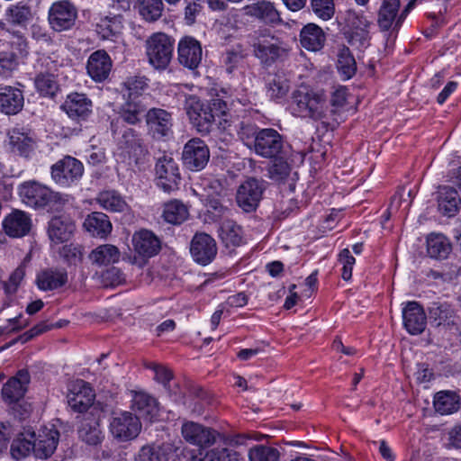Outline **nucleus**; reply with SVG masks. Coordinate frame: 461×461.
<instances>
[{"label":"nucleus","instance_id":"obj_55","mask_svg":"<svg viewBox=\"0 0 461 461\" xmlns=\"http://www.w3.org/2000/svg\"><path fill=\"white\" fill-rule=\"evenodd\" d=\"M35 85L38 91L45 96H53L59 88L54 76L50 74L39 75L35 80Z\"/></svg>","mask_w":461,"mask_h":461},{"label":"nucleus","instance_id":"obj_52","mask_svg":"<svg viewBox=\"0 0 461 461\" xmlns=\"http://www.w3.org/2000/svg\"><path fill=\"white\" fill-rule=\"evenodd\" d=\"M338 68L347 78H350L356 73V61L347 47H342L339 51Z\"/></svg>","mask_w":461,"mask_h":461},{"label":"nucleus","instance_id":"obj_25","mask_svg":"<svg viewBox=\"0 0 461 461\" xmlns=\"http://www.w3.org/2000/svg\"><path fill=\"white\" fill-rule=\"evenodd\" d=\"M134 250L140 256L151 258L158 253L161 248L159 239L150 230H140L133 234Z\"/></svg>","mask_w":461,"mask_h":461},{"label":"nucleus","instance_id":"obj_14","mask_svg":"<svg viewBox=\"0 0 461 461\" xmlns=\"http://www.w3.org/2000/svg\"><path fill=\"white\" fill-rule=\"evenodd\" d=\"M181 433L185 440L199 447H209L217 443L219 433L194 421H186L182 425Z\"/></svg>","mask_w":461,"mask_h":461},{"label":"nucleus","instance_id":"obj_13","mask_svg":"<svg viewBox=\"0 0 461 461\" xmlns=\"http://www.w3.org/2000/svg\"><path fill=\"white\" fill-rule=\"evenodd\" d=\"M185 109L191 123L199 132L203 134L210 132L213 124V115L210 113L206 104L196 96L191 95L185 100Z\"/></svg>","mask_w":461,"mask_h":461},{"label":"nucleus","instance_id":"obj_11","mask_svg":"<svg viewBox=\"0 0 461 461\" xmlns=\"http://www.w3.org/2000/svg\"><path fill=\"white\" fill-rule=\"evenodd\" d=\"M210 151L203 140L194 138L184 146L182 160L184 166L191 171H200L207 165Z\"/></svg>","mask_w":461,"mask_h":461},{"label":"nucleus","instance_id":"obj_16","mask_svg":"<svg viewBox=\"0 0 461 461\" xmlns=\"http://www.w3.org/2000/svg\"><path fill=\"white\" fill-rule=\"evenodd\" d=\"M67 399L72 410L84 412L93 404L95 394L89 384L76 380L69 384Z\"/></svg>","mask_w":461,"mask_h":461},{"label":"nucleus","instance_id":"obj_49","mask_svg":"<svg viewBox=\"0 0 461 461\" xmlns=\"http://www.w3.org/2000/svg\"><path fill=\"white\" fill-rule=\"evenodd\" d=\"M122 17L114 15L113 17H104L101 19L96 25V31L103 39H109L119 34L122 29Z\"/></svg>","mask_w":461,"mask_h":461},{"label":"nucleus","instance_id":"obj_17","mask_svg":"<svg viewBox=\"0 0 461 461\" xmlns=\"http://www.w3.org/2000/svg\"><path fill=\"white\" fill-rule=\"evenodd\" d=\"M246 16L262 22L266 24H278L281 18L274 4L268 0H254L243 7Z\"/></svg>","mask_w":461,"mask_h":461},{"label":"nucleus","instance_id":"obj_45","mask_svg":"<svg viewBox=\"0 0 461 461\" xmlns=\"http://www.w3.org/2000/svg\"><path fill=\"white\" fill-rule=\"evenodd\" d=\"M240 455L239 452L219 445L205 453L203 456H193L192 461H240Z\"/></svg>","mask_w":461,"mask_h":461},{"label":"nucleus","instance_id":"obj_33","mask_svg":"<svg viewBox=\"0 0 461 461\" xmlns=\"http://www.w3.org/2000/svg\"><path fill=\"white\" fill-rule=\"evenodd\" d=\"M78 436L88 445L95 446L101 443L104 435L100 429L98 419L90 414L85 416L78 428Z\"/></svg>","mask_w":461,"mask_h":461},{"label":"nucleus","instance_id":"obj_37","mask_svg":"<svg viewBox=\"0 0 461 461\" xmlns=\"http://www.w3.org/2000/svg\"><path fill=\"white\" fill-rule=\"evenodd\" d=\"M34 439L35 431L31 428L24 429L11 445L12 456L15 459H20L31 452L34 453Z\"/></svg>","mask_w":461,"mask_h":461},{"label":"nucleus","instance_id":"obj_46","mask_svg":"<svg viewBox=\"0 0 461 461\" xmlns=\"http://www.w3.org/2000/svg\"><path fill=\"white\" fill-rule=\"evenodd\" d=\"M267 89L268 95L272 99L277 100L287 95L290 84L283 74L269 75L267 79Z\"/></svg>","mask_w":461,"mask_h":461},{"label":"nucleus","instance_id":"obj_30","mask_svg":"<svg viewBox=\"0 0 461 461\" xmlns=\"http://www.w3.org/2000/svg\"><path fill=\"white\" fill-rule=\"evenodd\" d=\"M428 312L431 325L449 327L456 324L455 312L447 303L434 302L429 305Z\"/></svg>","mask_w":461,"mask_h":461},{"label":"nucleus","instance_id":"obj_51","mask_svg":"<svg viewBox=\"0 0 461 461\" xmlns=\"http://www.w3.org/2000/svg\"><path fill=\"white\" fill-rule=\"evenodd\" d=\"M140 14L148 22H155L164 9L162 0H140Z\"/></svg>","mask_w":461,"mask_h":461},{"label":"nucleus","instance_id":"obj_47","mask_svg":"<svg viewBox=\"0 0 461 461\" xmlns=\"http://www.w3.org/2000/svg\"><path fill=\"white\" fill-rule=\"evenodd\" d=\"M163 217L169 223L181 224L188 217L187 207L180 201H171L165 204Z\"/></svg>","mask_w":461,"mask_h":461},{"label":"nucleus","instance_id":"obj_43","mask_svg":"<svg viewBox=\"0 0 461 461\" xmlns=\"http://www.w3.org/2000/svg\"><path fill=\"white\" fill-rule=\"evenodd\" d=\"M9 143L12 151L23 157H28L33 149L32 138L18 129L9 132Z\"/></svg>","mask_w":461,"mask_h":461},{"label":"nucleus","instance_id":"obj_20","mask_svg":"<svg viewBox=\"0 0 461 461\" xmlns=\"http://www.w3.org/2000/svg\"><path fill=\"white\" fill-rule=\"evenodd\" d=\"M122 143L130 156L134 158L136 166L140 167L146 163L149 152L141 134L132 129H127L122 134Z\"/></svg>","mask_w":461,"mask_h":461},{"label":"nucleus","instance_id":"obj_22","mask_svg":"<svg viewBox=\"0 0 461 461\" xmlns=\"http://www.w3.org/2000/svg\"><path fill=\"white\" fill-rule=\"evenodd\" d=\"M30 380V375L27 370L22 369L18 371L17 375L10 378L3 386L2 393L4 399L9 403L23 399Z\"/></svg>","mask_w":461,"mask_h":461},{"label":"nucleus","instance_id":"obj_39","mask_svg":"<svg viewBox=\"0 0 461 461\" xmlns=\"http://www.w3.org/2000/svg\"><path fill=\"white\" fill-rule=\"evenodd\" d=\"M121 253L117 247L112 244L100 245L91 251L89 259L96 266H107L116 263L120 259Z\"/></svg>","mask_w":461,"mask_h":461},{"label":"nucleus","instance_id":"obj_56","mask_svg":"<svg viewBox=\"0 0 461 461\" xmlns=\"http://www.w3.org/2000/svg\"><path fill=\"white\" fill-rule=\"evenodd\" d=\"M167 456L160 447L144 446L136 456V461H167Z\"/></svg>","mask_w":461,"mask_h":461},{"label":"nucleus","instance_id":"obj_3","mask_svg":"<svg viewBox=\"0 0 461 461\" xmlns=\"http://www.w3.org/2000/svg\"><path fill=\"white\" fill-rule=\"evenodd\" d=\"M146 54L156 69H165L172 59L174 41L163 32L153 33L146 41Z\"/></svg>","mask_w":461,"mask_h":461},{"label":"nucleus","instance_id":"obj_41","mask_svg":"<svg viewBox=\"0 0 461 461\" xmlns=\"http://www.w3.org/2000/svg\"><path fill=\"white\" fill-rule=\"evenodd\" d=\"M433 405L435 411L442 415L456 411L459 407V397L451 391H441L435 394Z\"/></svg>","mask_w":461,"mask_h":461},{"label":"nucleus","instance_id":"obj_8","mask_svg":"<svg viewBox=\"0 0 461 461\" xmlns=\"http://www.w3.org/2000/svg\"><path fill=\"white\" fill-rule=\"evenodd\" d=\"M20 195L23 203L33 208H43L59 200L58 194L35 181L23 184Z\"/></svg>","mask_w":461,"mask_h":461},{"label":"nucleus","instance_id":"obj_32","mask_svg":"<svg viewBox=\"0 0 461 461\" xmlns=\"http://www.w3.org/2000/svg\"><path fill=\"white\" fill-rule=\"evenodd\" d=\"M131 408L141 417L152 419L158 412L156 399L142 391H132Z\"/></svg>","mask_w":461,"mask_h":461},{"label":"nucleus","instance_id":"obj_54","mask_svg":"<svg viewBox=\"0 0 461 461\" xmlns=\"http://www.w3.org/2000/svg\"><path fill=\"white\" fill-rule=\"evenodd\" d=\"M31 16V9L25 5H12L6 11L7 21L14 24H23Z\"/></svg>","mask_w":461,"mask_h":461},{"label":"nucleus","instance_id":"obj_50","mask_svg":"<svg viewBox=\"0 0 461 461\" xmlns=\"http://www.w3.org/2000/svg\"><path fill=\"white\" fill-rule=\"evenodd\" d=\"M346 22L348 26L355 31L356 35L359 36L361 39L366 38L370 22L365 15L349 10L347 13Z\"/></svg>","mask_w":461,"mask_h":461},{"label":"nucleus","instance_id":"obj_60","mask_svg":"<svg viewBox=\"0 0 461 461\" xmlns=\"http://www.w3.org/2000/svg\"><path fill=\"white\" fill-rule=\"evenodd\" d=\"M17 65V58L14 52H0V76H6L15 69Z\"/></svg>","mask_w":461,"mask_h":461},{"label":"nucleus","instance_id":"obj_59","mask_svg":"<svg viewBox=\"0 0 461 461\" xmlns=\"http://www.w3.org/2000/svg\"><path fill=\"white\" fill-rule=\"evenodd\" d=\"M124 281V276L117 267H111L101 275V283L104 286H116Z\"/></svg>","mask_w":461,"mask_h":461},{"label":"nucleus","instance_id":"obj_28","mask_svg":"<svg viewBox=\"0 0 461 461\" xmlns=\"http://www.w3.org/2000/svg\"><path fill=\"white\" fill-rule=\"evenodd\" d=\"M24 103L22 91L16 87L0 86V111L5 114L18 113Z\"/></svg>","mask_w":461,"mask_h":461},{"label":"nucleus","instance_id":"obj_42","mask_svg":"<svg viewBox=\"0 0 461 461\" xmlns=\"http://www.w3.org/2000/svg\"><path fill=\"white\" fill-rule=\"evenodd\" d=\"M345 88L337 89L331 95L330 102L331 108L328 107L330 126L331 127L339 124L343 120L347 102Z\"/></svg>","mask_w":461,"mask_h":461},{"label":"nucleus","instance_id":"obj_27","mask_svg":"<svg viewBox=\"0 0 461 461\" xmlns=\"http://www.w3.org/2000/svg\"><path fill=\"white\" fill-rule=\"evenodd\" d=\"M88 75L96 82L105 80L112 68V61L104 50H97L92 53L88 59L87 65Z\"/></svg>","mask_w":461,"mask_h":461},{"label":"nucleus","instance_id":"obj_12","mask_svg":"<svg viewBox=\"0 0 461 461\" xmlns=\"http://www.w3.org/2000/svg\"><path fill=\"white\" fill-rule=\"evenodd\" d=\"M77 17V8L67 0L52 4L49 11L50 24L57 32L71 29L76 23Z\"/></svg>","mask_w":461,"mask_h":461},{"label":"nucleus","instance_id":"obj_62","mask_svg":"<svg viewBox=\"0 0 461 461\" xmlns=\"http://www.w3.org/2000/svg\"><path fill=\"white\" fill-rule=\"evenodd\" d=\"M339 260L342 264V278L346 281L349 280L352 276V267L355 264V258L350 255L348 249H344L339 256Z\"/></svg>","mask_w":461,"mask_h":461},{"label":"nucleus","instance_id":"obj_35","mask_svg":"<svg viewBox=\"0 0 461 461\" xmlns=\"http://www.w3.org/2000/svg\"><path fill=\"white\" fill-rule=\"evenodd\" d=\"M461 199L456 190L451 186H441L438 189V206L445 215L453 216L458 211Z\"/></svg>","mask_w":461,"mask_h":461},{"label":"nucleus","instance_id":"obj_36","mask_svg":"<svg viewBox=\"0 0 461 461\" xmlns=\"http://www.w3.org/2000/svg\"><path fill=\"white\" fill-rule=\"evenodd\" d=\"M73 231L74 224L68 219L54 217L49 223V237L50 240L56 244L68 241Z\"/></svg>","mask_w":461,"mask_h":461},{"label":"nucleus","instance_id":"obj_10","mask_svg":"<svg viewBox=\"0 0 461 461\" xmlns=\"http://www.w3.org/2000/svg\"><path fill=\"white\" fill-rule=\"evenodd\" d=\"M149 133L155 140H165L173 134V119L170 113L160 108H151L145 114Z\"/></svg>","mask_w":461,"mask_h":461},{"label":"nucleus","instance_id":"obj_38","mask_svg":"<svg viewBox=\"0 0 461 461\" xmlns=\"http://www.w3.org/2000/svg\"><path fill=\"white\" fill-rule=\"evenodd\" d=\"M84 227L93 236L104 238L112 230V223L106 214L95 212L89 214L84 221Z\"/></svg>","mask_w":461,"mask_h":461},{"label":"nucleus","instance_id":"obj_53","mask_svg":"<svg viewBox=\"0 0 461 461\" xmlns=\"http://www.w3.org/2000/svg\"><path fill=\"white\" fill-rule=\"evenodd\" d=\"M249 461H278L279 451L269 446L258 445L249 451Z\"/></svg>","mask_w":461,"mask_h":461},{"label":"nucleus","instance_id":"obj_61","mask_svg":"<svg viewBox=\"0 0 461 461\" xmlns=\"http://www.w3.org/2000/svg\"><path fill=\"white\" fill-rule=\"evenodd\" d=\"M25 275L24 266H19L10 276L8 281L4 282L3 285L7 294L16 292L20 282Z\"/></svg>","mask_w":461,"mask_h":461},{"label":"nucleus","instance_id":"obj_4","mask_svg":"<svg viewBox=\"0 0 461 461\" xmlns=\"http://www.w3.org/2000/svg\"><path fill=\"white\" fill-rule=\"evenodd\" d=\"M156 184L165 193L178 189L181 179L178 165L171 155L164 154L155 165Z\"/></svg>","mask_w":461,"mask_h":461},{"label":"nucleus","instance_id":"obj_7","mask_svg":"<svg viewBox=\"0 0 461 461\" xmlns=\"http://www.w3.org/2000/svg\"><path fill=\"white\" fill-rule=\"evenodd\" d=\"M141 430L140 418L130 412L114 413L110 421V431L121 441H129L138 437Z\"/></svg>","mask_w":461,"mask_h":461},{"label":"nucleus","instance_id":"obj_21","mask_svg":"<svg viewBox=\"0 0 461 461\" xmlns=\"http://www.w3.org/2000/svg\"><path fill=\"white\" fill-rule=\"evenodd\" d=\"M92 101L85 94L72 93L68 95L61 108L73 120L86 121L92 113Z\"/></svg>","mask_w":461,"mask_h":461},{"label":"nucleus","instance_id":"obj_63","mask_svg":"<svg viewBox=\"0 0 461 461\" xmlns=\"http://www.w3.org/2000/svg\"><path fill=\"white\" fill-rule=\"evenodd\" d=\"M124 86L127 89V98H140V91L145 87L146 83L141 78L131 77Z\"/></svg>","mask_w":461,"mask_h":461},{"label":"nucleus","instance_id":"obj_19","mask_svg":"<svg viewBox=\"0 0 461 461\" xmlns=\"http://www.w3.org/2000/svg\"><path fill=\"white\" fill-rule=\"evenodd\" d=\"M177 50L179 63L189 69L196 68L202 61V46L193 37H184L178 43Z\"/></svg>","mask_w":461,"mask_h":461},{"label":"nucleus","instance_id":"obj_5","mask_svg":"<svg viewBox=\"0 0 461 461\" xmlns=\"http://www.w3.org/2000/svg\"><path fill=\"white\" fill-rule=\"evenodd\" d=\"M284 140L281 134L272 128L256 132L253 141L255 153L266 158H277L283 152Z\"/></svg>","mask_w":461,"mask_h":461},{"label":"nucleus","instance_id":"obj_34","mask_svg":"<svg viewBox=\"0 0 461 461\" xmlns=\"http://www.w3.org/2000/svg\"><path fill=\"white\" fill-rule=\"evenodd\" d=\"M325 41L326 37L322 29L314 23L305 25L301 31V44L308 50L317 51L321 50Z\"/></svg>","mask_w":461,"mask_h":461},{"label":"nucleus","instance_id":"obj_29","mask_svg":"<svg viewBox=\"0 0 461 461\" xmlns=\"http://www.w3.org/2000/svg\"><path fill=\"white\" fill-rule=\"evenodd\" d=\"M68 282V273L65 269L48 268L40 272L36 283L39 289L51 291L62 287Z\"/></svg>","mask_w":461,"mask_h":461},{"label":"nucleus","instance_id":"obj_40","mask_svg":"<svg viewBox=\"0 0 461 461\" xmlns=\"http://www.w3.org/2000/svg\"><path fill=\"white\" fill-rule=\"evenodd\" d=\"M96 202L103 209L113 212H122L128 209L125 199L114 190L99 193Z\"/></svg>","mask_w":461,"mask_h":461},{"label":"nucleus","instance_id":"obj_9","mask_svg":"<svg viewBox=\"0 0 461 461\" xmlns=\"http://www.w3.org/2000/svg\"><path fill=\"white\" fill-rule=\"evenodd\" d=\"M83 164L71 156H65L51 167V177L59 185L68 186L81 178Z\"/></svg>","mask_w":461,"mask_h":461},{"label":"nucleus","instance_id":"obj_2","mask_svg":"<svg viewBox=\"0 0 461 461\" xmlns=\"http://www.w3.org/2000/svg\"><path fill=\"white\" fill-rule=\"evenodd\" d=\"M249 44L252 48L253 55L266 67L284 59L289 51L287 44L267 29L250 34Z\"/></svg>","mask_w":461,"mask_h":461},{"label":"nucleus","instance_id":"obj_44","mask_svg":"<svg viewBox=\"0 0 461 461\" xmlns=\"http://www.w3.org/2000/svg\"><path fill=\"white\" fill-rule=\"evenodd\" d=\"M427 251L430 258H446L451 251V246L445 236L431 234L427 239Z\"/></svg>","mask_w":461,"mask_h":461},{"label":"nucleus","instance_id":"obj_26","mask_svg":"<svg viewBox=\"0 0 461 461\" xmlns=\"http://www.w3.org/2000/svg\"><path fill=\"white\" fill-rule=\"evenodd\" d=\"M3 226L5 234L10 237L19 238L25 236L30 231L32 221L24 212L14 210L5 218Z\"/></svg>","mask_w":461,"mask_h":461},{"label":"nucleus","instance_id":"obj_24","mask_svg":"<svg viewBox=\"0 0 461 461\" xmlns=\"http://www.w3.org/2000/svg\"><path fill=\"white\" fill-rule=\"evenodd\" d=\"M400 0H382L377 11V24L381 31H398L395 23L399 17Z\"/></svg>","mask_w":461,"mask_h":461},{"label":"nucleus","instance_id":"obj_15","mask_svg":"<svg viewBox=\"0 0 461 461\" xmlns=\"http://www.w3.org/2000/svg\"><path fill=\"white\" fill-rule=\"evenodd\" d=\"M193 259L202 265L210 264L217 254V245L213 238L206 233H196L190 244Z\"/></svg>","mask_w":461,"mask_h":461},{"label":"nucleus","instance_id":"obj_64","mask_svg":"<svg viewBox=\"0 0 461 461\" xmlns=\"http://www.w3.org/2000/svg\"><path fill=\"white\" fill-rule=\"evenodd\" d=\"M411 200L405 196V188H401L391 200L389 211H397L400 207L403 206V210H407L411 205Z\"/></svg>","mask_w":461,"mask_h":461},{"label":"nucleus","instance_id":"obj_23","mask_svg":"<svg viewBox=\"0 0 461 461\" xmlns=\"http://www.w3.org/2000/svg\"><path fill=\"white\" fill-rule=\"evenodd\" d=\"M59 439V432L55 429L44 428L35 434L34 455L38 458L46 459L56 450Z\"/></svg>","mask_w":461,"mask_h":461},{"label":"nucleus","instance_id":"obj_31","mask_svg":"<svg viewBox=\"0 0 461 461\" xmlns=\"http://www.w3.org/2000/svg\"><path fill=\"white\" fill-rule=\"evenodd\" d=\"M147 112V106L141 98H127L120 107L119 118L128 124H137L145 117Z\"/></svg>","mask_w":461,"mask_h":461},{"label":"nucleus","instance_id":"obj_57","mask_svg":"<svg viewBox=\"0 0 461 461\" xmlns=\"http://www.w3.org/2000/svg\"><path fill=\"white\" fill-rule=\"evenodd\" d=\"M311 5L313 13L324 21L330 19L334 14L333 0H312Z\"/></svg>","mask_w":461,"mask_h":461},{"label":"nucleus","instance_id":"obj_1","mask_svg":"<svg viewBox=\"0 0 461 461\" xmlns=\"http://www.w3.org/2000/svg\"><path fill=\"white\" fill-rule=\"evenodd\" d=\"M291 108L298 116L330 124L327 98L321 91L300 87L292 94Z\"/></svg>","mask_w":461,"mask_h":461},{"label":"nucleus","instance_id":"obj_18","mask_svg":"<svg viewBox=\"0 0 461 461\" xmlns=\"http://www.w3.org/2000/svg\"><path fill=\"white\" fill-rule=\"evenodd\" d=\"M402 320L405 330L411 335L421 334L427 325L423 307L417 302H408L402 308Z\"/></svg>","mask_w":461,"mask_h":461},{"label":"nucleus","instance_id":"obj_6","mask_svg":"<svg viewBox=\"0 0 461 461\" xmlns=\"http://www.w3.org/2000/svg\"><path fill=\"white\" fill-rule=\"evenodd\" d=\"M267 184L262 179L249 177L238 188L236 201L246 212H254L262 199Z\"/></svg>","mask_w":461,"mask_h":461},{"label":"nucleus","instance_id":"obj_58","mask_svg":"<svg viewBox=\"0 0 461 461\" xmlns=\"http://www.w3.org/2000/svg\"><path fill=\"white\" fill-rule=\"evenodd\" d=\"M275 159L269 168V177L275 181H283L289 176L291 167L286 161L278 158Z\"/></svg>","mask_w":461,"mask_h":461},{"label":"nucleus","instance_id":"obj_48","mask_svg":"<svg viewBox=\"0 0 461 461\" xmlns=\"http://www.w3.org/2000/svg\"><path fill=\"white\" fill-rule=\"evenodd\" d=\"M220 236L226 246H240L242 241L241 227L231 220H225L221 226Z\"/></svg>","mask_w":461,"mask_h":461}]
</instances>
